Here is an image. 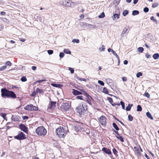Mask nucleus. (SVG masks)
<instances>
[{
    "instance_id": "23",
    "label": "nucleus",
    "mask_w": 159,
    "mask_h": 159,
    "mask_svg": "<svg viewBox=\"0 0 159 159\" xmlns=\"http://www.w3.org/2000/svg\"><path fill=\"white\" fill-rule=\"evenodd\" d=\"M102 92L106 94H109V91L108 89L106 87L103 88Z\"/></svg>"
},
{
    "instance_id": "58",
    "label": "nucleus",
    "mask_w": 159,
    "mask_h": 159,
    "mask_svg": "<svg viewBox=\"0 0 159 159\" xmlns=\"http://www.w3.org/2000/svg\"><path fill=\"white\" fill-rule=\"evenodd\" d=\"M151 20H153L154 22H157V20L154 18L153 16H152L150 17Z\"/></svg>"
},
{
    "instance_id": "13",
    "label": "nucleus",
    "mask_w": 159,
    "mask_h": 159,
    "mask_svg": "<svg viewBox=\"0 0 159 159\" xmlns=\"http://www.w3.org/2000/svg\"><path fill=\"white\" fill-rule=\"evenodd\" d=\"M107 50H108V51L109 52H111L113 53V55H114L117 58L118 60H119V57L118 56L117 54V53L113 50L111 49V48H109Z\"/></svg>"
},
{
    "instance_id": "16",
    "label": "nucleus",
    "mask_w": 159,
    "mask_h": 159,
    "mask_svg": "<svg viewBox=\"0 0 159 159\" xmlns=\"http://www.w3.org/2000/svg\"><path fill=\"white\" fill-rule=\"evenodd\" d=\"M129 29V27H126L124 29L123 31H122L121 33V36H123V35L126 33L127 32V31L128 30V29Z\"/></svg>"
},
{
    "instance_id": "27",
    "label": "nucleus",
    "mask_w": 159,
    "mask_h": 159,
    "mask_svg": "<svg viewBox=\"0 0 159 159\" xmlns=\"http://www.w3.org/2000/svg\"><path fill=\"white\" fill-rule=\"evenodd\" d=\"M83 92H84L83 94L85 95L87 97V98H91L92 100H93L92 98L88 94L85 92L83 91Z\"/></svg>"
},
{
    "instance_id": "40",
    "label": "nucleus",
    "mask_w": 159,
    "mask_h": 159,
    "mask_svg": "<svg viewBox=\"0 0 159 159\" xmlns=\"http://www.w3.org/2000/svg\"><path fill=\"white\" fill-rule=\"evenodd\" d=\"M112 151L113 153L116 155H117L118 153L117 151L115 148H113L112 149Z\"/></svg>"
},
{
    "instance_id": "9",
    "label": "nucleus",
    "mask_w": 159,
    "mask_h": 159,
    "mask_svg": "<svg viewBox=\"0 0 159 159\" xmlns=\"http://www.w3.org/2000/svg\"><path fill=\"white\" fill-rule=\"evenodd\" d=\"M19 128L22 131L26 133L28 132V128L24 124H21L19 125Z\"/></svg>"
},
{
    "instance_id": "2",
    "label": "nucleus",
    "mask_w": 159,
    "mask_h": 159,
    "mask_svg": "<svg viewBox=\"0 0 159 159\" xmlns=\"http://www.w3.org/2000/svg\"><path fill=\"white\" fill-rule=\"evenodd\" d=\"M35 132L38 136H44L46 135L47 131L43 126H41L36 129Z\"/></svg>"
},
{
    "instance_id": "51",
    "label": "nucleus",
    "mask_w": 159,
    "mask_h": 159,
    "mask_svg": "<svg viewBox=\"0 0 159 159\" xmlns=\"http://www.w3.org/2000/svg\"><path fill=\"white\" fill-rule=\"evenodd\" d=\"M47 52L48 54H49V55H51L53 53V51L51 50H48Z\"/></svg>"
},
{
    "instance_id": "56",
    "label": "nucleus",
    "mask_w": 159,
    "mask_h": 159,
    "mask_svg": "<svg viewBox=\"0 0 159 159\" xmlns=\"http://www.w3.org/2000/svg\"><path fill=\"white\" fill-rule=\"evenodd\" d=\"M64 56V54L63 52H60L59 54V56L61 58H62Z\"/></svg>"
},
{
    "instance_id": "33",
    "label": "nucleus",
    "mask_w": 159,
    "mask_h": 159,
    "mask_svg": "<svg viewBox=\"0 0 159 159\" xmlns=\"http://www.w3.org/2000/svg\"><path fill=\"white\" fill-rule=\"evenodd\" d=\"M105 16V15L104 12H102V13L101 14L99 15L98 16V18H103Z\"/></svg>"
},
{
    "instance_id": "11",
    "label": "nucleus",
    "mask_w": 159,
    "mask_h": 159,
    "mask_svg": "<svg viewBox=\"0 0 159 159\" xmlns=\"http://www.w3.org/2000/svg\"><path fill=\"white\" fill-rule=\"evenodd\" d=\"M62 5L66 7H71V2H69L68 1L65 0L63 1L62 3Z\"/></svg>"
},
{
    "instance_id": "50",
    "label": "nucleus",
    "mask_w": 159,
    "mask_h": 159,
    "mask_svg": "<svg viewBox=\"0 0 159 159\" xmlns=\"http://www.w3.org/2000/svg\"><path fill=\"white\" fill-rule=\"evenodd\" d=\"M98 82L102 86H104V82L100 80H98Z\"/></svg>"
},
{
    "instance_id": "54",
    "label": "nucleus",
    "mask_w": 159,
    "mask_h": 159,
    "mask_svg": "<svg viewBox=\"0 0 159 159\" xmlns=\"http://www.w3.org/2000/svg\"><path fill=\"white\" fill-rule=\"evenodd\" d=\"M158 3H154L152 5V7L153 8H155L158 6Z\"/></svg>"
},
{
    "instance_id": "15",
    "label": "nucleus",
    "mask_w": 159,
    "mask_h": 159,
    "mask_svg": "<svg viewBox=\"0 0 159 159\" xmlns=\"http://www.w3.org/2000/svg\"><path fill=\"white\" fill-rule=\"evenodd\" d=\"M13 126V123L12 122H8L7 123L6 128L7 130H8L11 128Z\"/></svg>"
},
{
    "instance_id": "52",
    "label": "nucleus",
    "mask_w": 159,
    "mask_h": 159,
    "mask_svg": "<svg viewBox=\"0 0 159 159\" xmlns=\"http://www.w3.org/2000/svg\"><path fill=\"white\" fill-rule=\"evenodd\" d=\"M142 73L141 72H138L137 73L136 75V76L137 77L139 78L140 77V76H141L142 75Z\"/></svg>"
},
{
    "instance_id": "10",
    "label": "nucleus",
    "mask_w": 159,
    "mask_h": 159,
    "mask_svg": "<svg viewBox=\"0 0 159 159\" xmlns=\"http://www.w3.org/2000/svg\"><path fill=\"white\" fill-rule=\"evenodd\" d=\"M56 102L50 101L48 108L51 110H53L56 107Z\"/></svg>"
},
{
    "instance_id": "59",
    "label": "nucleus",
    "mask_w": 159,
    "mask_h": 159,
    "mask_svg": "<svg viewBox=\"0 0 159 159\" xmlns=\"http://www.w3.org/2000/svg\"><path fill=\"white\" fill-rule=\"evenodd\" d=\"M122 79L123 81H126L127 80V78L125 77H122Z\"/></svg>"
},
{
    "instance_id": "35",
    "label": "nucleus",
    "mask_w": 159,
    "mask_h": 159,
    "mask_svg": "<svg viewBox=\"0 0 159 159\" xmlns=\"http://www.w3.org/2000/svg\"><path fill=\"white\" fill-rule=\"evenodd\" d=\"M142 108L140 105H138L137 107V111H141Z\"/></svg>"
},
{
    "instance_id": "26",
    "label": "nucleus",
    "mask_w": 159,
    "mask_h": 159,
    "mask_svg": "<svg viewBox=\"0 0 159 159\" xmlns=\"http://www.w3.org/2000/svg\"><path fill=\"white\" fill-rule=\"evenodd\" d=\"M112 125L114 128L116 129L117 131H118L119 130V128L116 125V124L115 123H113L112 124Z\"/></svg>"
},
{
    "instance_id": "22",
    "label": "nucleus",
    "mask_w": 159,
    "mask_h": 159,
    "mask_svg": "<svg viewBox=\"0 0 159 159\" xmlns=\"http://www.w3.org/2000/svg\"><path fill=\"white\" fill-rule=\"evenodd\" d=\"M146 115L151 120H153V118L152 117V116L151 113L149 112H148L146 113Z\"/></svg>"
},
{
    "instance_id": "3",
    "label": "nucleus",
    "mask_w": 159,
    "mask_h": 159,
    "mask_svg": "<svg viewBox=\"0 0 159 159\" xmlns=\"http://www.w3.org/2000/svg\"><path fill=\"white\" fill-rule=\"evenodd\" d=\"M56 133L60 138H64L66 136V132L63 127L60 126L56 129Z\"/></svg>"
},
{
    "instance_id": "41",
    "label": "nucleus",
    "mask_w": 159,
    "mask_h": 159,
    "mask_svg": "<svg viewBox=\"0 0 159 159\" xmlns=\"http://www.w3.org/2000/svg\"><path fill=\"white\" fill-rule=\"evenodd\" d=\"M7 68V66L6 65L2 66L0 68V71H2L5 69Z\"/></svg>"
},
{
    "instance_id": "17",
    "label": "nucleus",
    "mask_w": 159,
    "mask_h": 159,
    "mask_svg": "<svg viewBox=\"0 0 159 159\" xmlns=\"http://www.w3.org/2000/svg\"><path fill=\"white\" fill-rule=\"evenodd\" d=\"M139 147L138 146H135L134 147V149L135 150V152L138 154H140V151L139 150Z\"/></svg>"
},
{
    "instance_id": "4",
    "label": "nucleus",
    "mask_w": 159,
    "mask_h": 159,
    "mask_svg": "<svg viewBox=\"0 0 159 159\" xmlns=\"http://www.w3.org/2000/svg\"><path fill=\"white\" fill-rule=\"evenodd\" d=\"M76 111L80 115H84L87 110V109L84 108L83 104L79 105L76 107Z\"/></svg>"
},
{
    "instance_id": "28",
    "label": "nucleus",
    "mask_w": 159,
    "mask_h": 159,
    "mask_svg": "<svg viewBox=\"0 0 159 159\" xmlns=\"http://www.w3.org/2000/svg\"><path fill=\"white\" fill-rule=\"evenodd\" d=\"M139 12L137 10H134L132 12V15L133 16H135L139 14Z\"/></svg>"
},
{
    "instance_id": "8",
    "label": "nucleus",
    "mask_w": 159,
    "mask_h": 159,
    "mask_svg": "<svg viewBox=\"0 0 159 159\" xmlns=\"http://www.w3.org/2000/svg\"><path fill=\"white\" fill-rule=\"evenodd\" d=\"M70 108V106L68 102L62 103L61 106V108L64 111H67Z\"/></svg>"
},
{
    "instance_id": "49",
    "label": "nucleus",
    "mask_w": 159,
    "mask_h": 159,
    "mask_svg": "<svg viewBox=\"0 0 159 159\" xmlns=\"http://www.w3.org/2000/svg\"><path fill=\"white\" fill-rule=\"evenodd\" d=\"M7 65V66H11V65H12V63H11V62L9 61H7L6 63H5Z\"/></svg>"
},
{
    "instance_id": "44",
    "label": "nucleus",
    "mask_w": 159,
    "mask_h": 159,
    "mask_svg": "<svg viewBox=\"0 0 159 159\" xmlns=\"http://www.w3.org/2000/svg\"><path fill=\"white\" fill-rule=\"evenodd\" d=\"M73 43H79L80 42V41L78 39H73L72 40V41Z\"/></svg>"
},
{
    "instance_id": "46",
    "label": "nucleus",
    "mask_w": 159,
    "mask_h": 159,
    "mask_svg": "<svg viewBox=\"0 0 159 159\" xmlns=\"http://www.w3.org/2000/svg\"><path fill=\"white\" fill-rule=\"evenodd\" d=\"M120 103L122 106V108L123 109H125V103L124 102H123L122 101H121L120 102Z\"/></svg>"
},
{
    "instance_id": "1",
    "label": "nucleus",
    "mask_w": 159,
    "mask_h": 159,
    "mask_svg": "<svg viewBox=\"0 0 159 159\" xmlns=\"http://www.w3.org/2000/svg\"><path fill=\"white\" fill-rule=\"evenodd\" d=\"M1 96L3 98L6 97L12 99L16 98V94L14 92L10 91L6 88H2L1 90Z\"/></svg>"
},
{
    "instance_id": "18",
    "label": "nucleus",
    "mask_w": 159,
    "mask_h": 159,
    "mask_svg": "<svg viewBox=\"0 0 159 159\" xmlns=\"http://www.w3.org/2000/svg\"><path fill=\"white\" fill-rule=\"evenodd\" d=\"M120 13L119 12L118 14H115L113 16V19H118L119 18Z\"/></svg>"
},
{
    "instance_id": "14",
    "label": "nucleus",
    "mask_w": 159,
    "mask_h": 159,
    "mask_svg": "<svg viewBox=\"0 0 159 159\" xmlns=\"http://www.w3.org/2000/svg\"><path fill=\"white\" fill-rule=\"evenodd\" d=\"M72 93L73 94L75 95H77L80 94H84L82 92L75 89H73Z\"/></svg>"
},
{
    "instance_id": "6",
    "label": "nucleus",
    "mask_w": 159,
    "mask_h": 159,
    "mask_svg": "<svg viewBox=\"0 0 159 159\" xmlns=\"http://www.w3.org/2000/svg\"><path fill=\"white\" fill-rule=\"evenodd\" d=\"M25 109L28 111H34L38 110V108L37 107L33 106L32 104L28 105H26Z\"/></svg>"
},
{
    "instance_id": "31",
    "label": "nucleus",
    "mask_w": 159,
    "mask_h": 159,
    "mask_svg": "<svg viewBox=\"0 0 159 159\" xmlns=\"http://www.w3.org/2000/svg\"><path fill=\"white\" fill-rule=\"evenodd\" d=\"M138 50L139 52L142 53L143 52L144 49L143 47H140L138 48Z\"/></svg>"
},
{
    "instance_id": "38",
    "label": "nucleus",
    "mask_w": 159,
    "mask_h": 159,
    "mask_svg": "<svg viewBox=\"0 0 159 159\" xmlns=\"http://www.w3.org/2000/svg\"><path fill=\"white\" fill-rule=\"evenodd\" d=\"M27 78H26V77L24 76L22 77L21 79V80L22 82L26 81H27Z\"/></svg>"
},
{
    "instance_id": "53",
    "label": "nucleus",
    "mask_w": 159,
    "mask_h": 159,
    "mask_svg": "<svg viewBox=\"0 0 159 159\" xmlns=\"http://www.w3.org/2000/svg\"><path fill=\"white\" fill-rule=\"evenodd\" d=\"M37 93L36 91H34L32 93V94L31 95V96L32 97H35L36 96Z\"/></svg>"
},
{
    "instance_id": "45",
    "label": "nucleus",
    "mask_w": 159,
    "mask_h": 159,
    "mask_svg": "<svg viewBox=\"0 0 159 159\" xmlns=\"http://www.w3.org/2000/svg\"><path fill=\"white\" fill-rule=\"evenodd\" d=\"M76 98L77 99H79L81 100H83L84 99H83V97L82 96H78L76 97Z\"/></svg>"
},
{
    "instance_id": "20",
    "label": "nucleus",
    "mask_w": 159,
    "mask_h": 159,
    "mask_svg": "<svg viewBox=\"0 0 159 159\" xmlns=\"http://www.w3.org/2000/svg\"><path fill=\"white\" fill-rule=\"evenodd\" d=\"M7 115V114L5 113H1L0 114V115L2 117V118L5 120H7V118L6 116Z\"/></svg>"
},
{
    "instance_id": "43",
    "label": "nucleus",
    "mask_w": 159,
    "mask_h": 159,
    "mask_svg": "<svg viewBox=\"0 0 159 159\" xmlns=\"http://www.w3.org/2000/svg\"><path fill=\"white\" fill-rule=\"evenodd\" d=\"M107 99L111 104L113 103V100L112 98L108 97Z\"/></svg>"
},
{
    "instance_id": "42",
    "label": "nucleus",
    "mask_w": 159,
    "mask_h": 159,
    "mask_svg": "<svg viewBox=\"0 0 159 159\" xmlns=\"http://www.w3.org/2000/svg\"><path fill=\"white\" fill-rule=\"evenodd\" d=\"M144 96L147 97L148 98H149L150 97V95L149 93L147 92H145L144 94Z\"/></svg>"
},
{
    "instance_id": "12",
    "label": "nucleus",
    "mask_w": 159,
    "mask_h": 159,
    "mask_svg": "<svg viewBox=\"0 0 159 159\" xmlns=\"http://www.w3.org/2000/svg\"><path fill=\"white\" fill-rule=\"evenodd\" d=\"M102 150L104 152L106 153H107L108 154H111V152L110 150L109 149H108L106 148H103L102 149Z\"/></svg>"
},
{
    "instance_id": "5",
    "label": "nucleus",
    "mask_w": 159,
    "mask_h": 159,
    "mask_svg": "<svg viewBox=\"0 0 159 159\" xmlns=\"http://www.w3.org/2000/svg\"><path fill=\"white\" fill-rule=\"evenodd\" d=\"M14 138L18 140H23L26 139V135L22 132L19 131L18 134L14 136Z\"/></svg>"
},
{
    "instance_id": "29",
    "label": "nucleus",
    "mask_w": 159,
    "mask_h": 159,
    "mask_svg": "<svg viewBox=\"0 0 159 159\" xmlns=\"http://www.w3.org/2000/svg\"><path fill=\"white\" fill-rule=\"evenodd\" d=\"M129 11L127 10H125L123 11L122 14L124 16H125L128 14Z\"/></svg>"
},
{
    "instance_id": "64",
    "label": "nucleus",
    "mask_w": 159,
    "mask_h": 159,
    "mask_svg": "<svg viewBox=\"0 0 159 159\" xmlns=\"http://www.w3.org/2000/svg\"><path fill=\"white\" fill-rule=\"evenodd\" d=\"M0 14L2 16H4L6 14V12L4 11H1L0 13Z\"/></svg>"
},
{
    "instance_id": "36",
    "label": "nucleus",
    "mask_w": 159,
    "mask_h": 159,
    "mask_svg": "<svg viewBox=\"0 0 159 159\" xmlns=\"http://www.w3.org/2000/svg\"><path fill=\"white\" fill-rule=\"evenodd\" d=\"M71 4L72 5L71 6H72L77 5V4H79V3L78 2H72V1H71Z\"/></svg>"
},
{
    "instance_id": "24",
    "label": "nucleus",
    "mask_w": 159,
    "mask_h": 159,
    "mask_svg": "<svg viewBox=\"0 0 159 159\" xmlns=\"http://www.w3.org/2000/svg\"><path fill=\"white\" fill-rule=\"evenodd\" d=\"M133 105L132 104H129L126 108V110L127 111H129Z\"/></svg>"
},
{
    "instance_id": "19",
    "label": "nucleus",
    "mask_w": 159,
    "mask_h": 159,
    "mask_svg": "<svg viewBox=\"0 0 159 159\" xmlns=\"http://www.w3.org/2000/svg\"><path fill=\"white\" fill-rule=\"evenodd\" d=\"M116 137L121 142H124V138L122 136L119 135L118 136H116Z\"/></svg>"
},
{
    "instance_id": "62",
    "label": "nucleus",
    "mask_w": 159,
    "mask_h": 159,
    "mask_svg": "<svg viewBox=\"0 0 159 159\" xmlns=\"http://www.w3.org/2000/svg\"><path fill=\"white\" fill-rule=\"evenodd\" d=\"M23 119L24 120H25V119H27L28 118V117L27 116H23Z\"/></svg>"
},
{
    "instance_id": "34",
    "label": "nucleus",
    "mask_w": 159,
    "mask_h": 159,
    "mask_svg": "<svg viewBox=\"0 0 159 159\" xmlns=\"http://www.w3.org/2000/svg\"><path fill=\"white\" fill-rule=\"evenodd\" d=\"M105 46L103 45H102L101 48H99V50L100 52L104 51L105 50Z\"/></svg>"
},
{
    "instance_id": "57",
    "label": "nucleus",
    "mask_w": 159,
    "mask_h": 159,
    "mask_svg": "<svg viewBox=\"0 0 159 159\" xmlns=\"http://www.w3.org/2000/svg\"><path fill=\"white\" fill-rule=\"evenodd\" d=\"M51 85L53 87H58V85H59V84L52 83L51 84Z\"/></svg>"
},
{
    "instance_id": "25",
    "label": "nucleus",
    "mask_w": 159,
    "mask_h": 159,
    "mask_svg": "<svg viewBox=\"0 0 159 159\" xmlns=\"http://www.w3.org/2000/svg\"><path fill=\"white\" fill-rule=\"evenodd\" d=\"M153 57L155 59H157L159 58V54L158 53H155L153 55Z\"/></svg>"
},
{
    "instance_id": "32",
    "label": "nucleus",
    "mask_w": 159,
    "mask_h": 159,
    "mask_svg": "<svg viewBox=\"0 0 159 159\" xmlns=\"http://www.w3.org/2000/svg\"><path fill=\"white\" fill-rule=\"evenodd\" d=\"M120 1V0H115L113 3L115 5H117L119 3Z\"/></svg>"
},
{
    "instance_id": "30",
    "label": "nucleus",
    "mask_w": 159,
    "mask_h": 159,
    "mask_svg": "<svg viewBox=\"0 0 159 159\" xmlns=\"http://www.w3.org/2000/svg\"><path fill=\"white\" fill-rule=\"evenodd\" d=\"M64 52L68 54H70L71 52L70 50L68 49H64Z\"/></svg>"
},
{
    "instance_id": "61",
    "label": "nucleus",
    "mask_w": 159,
    "mask_h": 159,
    "mask_svg": "<svg viewBox=\"0 0 159 159\" xmlns=\"http://www.w3.org/2000/svg\"><path fill=\"white\" fill-rule=\"evenodd\" d=\"M145 57L146 58H150L151 56H150V55L149 54H146L145 55Z\"/></svg>"
},
{
    "instance_id": "60",
    "label": "nucleus",
    "mask_w": 159,
    "mask_h": 159,
    "mask_svg": "<svg viewBox=\"0 0 159 159\" xmlns=\"http://www.w3.org/2000/svg\"><path fill=\"white\" fill-rule=\"evenodd\" d=\"M19 39L20 41L22 42H24L25 41V39L24 38H20Z\"/></svg>"
},
{
    "instance_id": "21",
    "label": "nucleus",
    "mask_w": 159,
    "mask_h": 159,
    "mask_svg": "<svg viewBox=\"0 0 159 159\" xmlns=\"http://www.w3.org/2000/svg\"><path fill=\"white\" fill-rule=\"evenodd\" d=\"M36 91L37 93H43V89H40L38 88H36Z\"/></svg>"
},
{
    "instance_id": "37",
    "label": "nucleus",
    "mask_w": 159,
    "mask_h": 159,
    "mask_svg": "<svg viewBox=\"0 0 159 159\" xmlns=\"http://www.w3.org/2000/svg\"><path fill=\"white\" fill-rule=\"evenodd\" d=\"M46 81V80H45V79H44V80H37L35 82V84H37L38 83H41L42 82H43V81Z\"/></svg>"
},
{
    "instance_id": "47",
    "label": "nucleus",
    "mask_w": 159,
    "mask_h": 159,
    "mask_svg": "<svg viewBox=\"0 0 159 159\" xmlns=\"http://www.w3.org/2000/svg\"><path fill=\"white\" fill-rule=\"evenodd\" d=\"M68 70L70 71V72L71 74H73L74 73V70L73 68L69 67L68 68Z\"/></svg>"
},
{
    "instance_id": "55",
    "label": "nucleus",
    "mask_w": 159,
    "mask_h": 159,
    "mask_svg": "<svg viewBox=\"0 0 159 159\" xmlns=\"http://www.w3.org/2000/svg\"><path fill=\"white\" fill-rule=\"evenodd\" d=\"M149 9L147 7H145L143 9V11L145 12H147L149 11Z\"/></svg>"
},
{
    "instance_id": "63",
    "label": "nucleus",
    "mask_w": 159,
    "mask_h": 159,
    "mask_svg": "<svg viewBox=\"0 0 159 159\" xmlns=\"http://www.w3.org/2000/svg\"><path fill=\"white\" fill-rule=\"evenodd\" d=\"M113 131L114 132H115V134H116L117 135L116 136H118V135H120L118 133V132L117 131H116L115 130H114Z\"/></svg>"
},
{
    "instance_id": "39",
    "label": "nucleus",
    "mask_w": 159,
    "mask_h": 159,
    "mask_svg": "<svg viewBox=\"0 0 159 159\" xmlns=\"http://www.w3.org/2000/svg\"><path fill=\"white\" fill-rule=\"evenodd\" d=\"M128 119L129 120L132 121L133 120V117L131 115H129L128 116Z\"/></svg>"
},
{
    "instance_id": "7",
    "label": "nucleus",
    "mask_w": 159,
    "mask_h": 159,
    "mask_svg": "<svg viewBox=\"0 0 159 159\" xmlns=\"http://www.w3.org/2000/svg\"><path fill=\"white\" fill-rule=\"evenodd\" d=\"M107 118L103 116H102L98 118V120L101 124L103 126H105L107 124Z\"/></svg>"
},
{
    "instance_id": "48",
    "label": "nucleus",
    "mask_w": 159,
    "mask_h": 159,
    "mask_svg": "<svg viewBox=\"0 0 159 159\" xmlns=\"http://www.w3.org/2000/svg\"><path fill=\"white\" fill-rule=\"evenodd\" d=\"M91 98H87L86 100V101L88 103H89L90 105H92V103H91Z\"/></svg>"
}]
</instances>
